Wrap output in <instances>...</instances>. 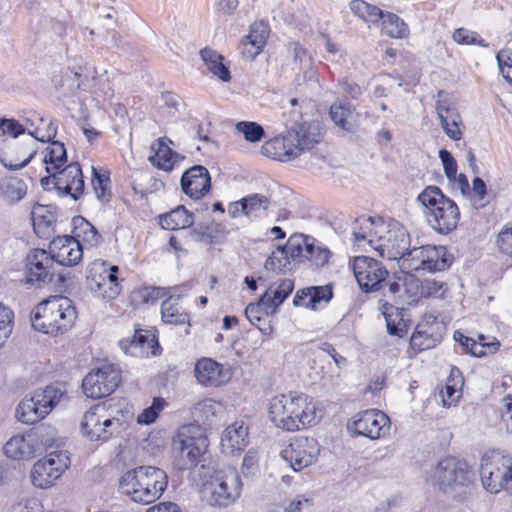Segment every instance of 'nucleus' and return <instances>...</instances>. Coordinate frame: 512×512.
<instances>
[{
	"label": "nucleus",
	"mask_w": 512,
	"mask_h": 512,
	"mask_svg": "<svg viewBox=\"0 0 512 512\" xmlns=\"http://www.w3.org/2000/svg\"><path fill=\"white\" fill-rule=\"evenodd\" d=\"M129 414L125 399L111 398L100 402L84 414L81 432L90 441L107 442L121 433Z\"/></svg>",
	"instance_id": "f257e3e1"
},
{
	"label": "nucleus",
	"mask_w": 512,
	"mask_h": 512,
	"mask_svg": "<svg viewBox=\"0 0 512 512\" xmlns=\"http://www.w3.org/2000/svg\"><path fill=\"white\" fill-rule=\"evenodd\" d=\"M322 140L320 125L316 122L294 124L284 134L266 141L263 155L281 162H289L312 150Z\"/></svg>",
	"instance_id": "f03ea898"
},
{
	"label": "nucleus",
	"mask_w": 512,
	"mask_h": 512,
	"mask_svg": "<svg viewBox=\"0 0 512 512\" xmlns=\"http://www.w3.org/2000/svg\"><path fill=\"white\" fill-rule=\"evenodd\" d=\"M269 416L276 427L294 432L316 423V406L305 394H281L270 400Z\"/></svg>",
	"instance_id": "7ed1b4c3"
},
{
	"label": "nucleus",
	"mask_w": 512,
	"mask_h": 512,
	"mask_svg": "<svg viewBox=\"0 0 512 512\" xmlns=\"http://www.w3.org/2000/svg\"><path fill=\"white\" fill-rule=\"evenodd\" d=\"M416 201L428 225L437 233L447 235L454 231L460 220V210L454 200L434 185L425 187Z\"/></svg>",
	"instance_id": "20e7f679"
},
{
	"label": "nucleus",
	"mask_w": 512,
	"mask_h": 512,
	"mask_svg": "<svg viewBox=\"0 0 512 512\" xmlns=\"http://www.w3.org/2000/svg\"><path fill=\"white\" fill-rule=\"evenodd\" d=\"M76 319V308L73 302L65 296L46 299L31 312L32 327L50 336L66 333L72 328Z\"/></svg>",
	"instance_id": "39448f33"
},
{
	"label": "nucleus",
	"mask_w": 512,
	"mask_h": 512,
	"mask_svg": "<svg viewBox=\"0 0 512 512\" xmlns=\"http://www.w3.org/2000/svg\"><path fill=\"white\" fill-rule=\"evenodd\" d=\"M168 477L155 466H139L127 471L120 479L121 490L139 504H150L167 488Z\"/></svg>",
	"instance_id": "423d86ee"
},
{
	"label": "nucleus",
	"mask_w": 512,
	"mask_h": 512,
	"mask_svg": "<svg viewBox=\"0 0 512 512\" xmlns=\"http://www.w3.org/2000/svg\"><path fill=\"white\" fill-rule=\"evenodd\" d=\"M242 481L236 468L224 466L213 471L203 484V494L213 506L227 507L235 502L241 493Z\"/></svg>",
	"instance_id": "0eeeda50"
},
{
	"label": "nucleus",
	"mask_w": 512,
	"mask_h": 512,
	"mask_svg": "<svg viewBox=\"0 0 512 512\" xmlns=\"http://www.w3.org/2000/svg\"><path fill=\"white\" fill-rule=\"evenodd\" d=\"M208 445V438L198 426H182L173 438V448L180 454L178 468L187 470L197 466L202 461Z\"/></svg>",
	"instance_id": "6e6552de"
},
{
	"label": "nucleus",
	"mask_w": 512,
	"mask_h": 512,
	"mask_svg": "<svg viewBox=\"0 0 512 512\" xmlns=\"http://www.w3.org/2000/svg\"><path fill=\"white\" fill-rule=\"evenodd\" d=\"M426 481L444 493H452L458 488H467L471 484V474L464 463L446 457L427 472Z\"/></svg>",
	"instance_id": "1a4fd4ad"
},
{
	"label": "nucleus",
	"mask_w": 512,
	"mask_h": 512,
	"mask_svg": "<svg viewBox=\"0 0 512 512\" xmlns=\"http://www.w3.org/2000/svg\"><path fill=\"white\" fill-rule=\"evenodd\" d=\"M380 235L374 240V250L379 256L388 260L410 257V235L398 221L380 222Z\"/></svg>",
	"instance_id": "9d476101"
},
{
	"label": "nucleus",
	"mask_w": 512,
	"mask_h": 512,
	"mask_svg": "<svg viewBox=\"0 0 512 512\" xmlns=\"http://www.w3.org/2000/svg\"><path fill=\"white\" fill-rule=\"evenodd\" d=\"M480 478L484 489L490 493L509 492L512 483V458L493 451L481 459Z\"/></svg>",
	"instance_id": "9b49d317"
},
{
	"label": "nucleus",
	"mask_w": 512,
	"mask_h": 512,
	"mask_svg": "<svg viewBox=\"0 0 512 512\" xmlns=\"http://www.w3.org/2000/svg\"><path fill=\"white\" fill-rule=\"evenodd\" d=\"M40 184L45 191L56 190L59 196H70L75 201L84 194V178L78 162L49 172L41 178Z\"/></svg>",
	"instance_id": "f8f14e48"
},
{
	"label": "nucleus",
	"mask_w": 512,
	"mask_h": 512,
	"mask_svg": "<svg viewBox=\"0 0 512 512\" xmlns=\"http://www.w3.org/2000/svg\"><path fill=\"white\" fill-rule=\"evenodd\" d=\"M62 396V390L54 385L35 391L29 398L26 397L19 403L16 416L22 423H36L52 411Z\"/></svg>",
	"instance_id": "ddd939ff"
},
{
	"label": "nucleus",
	"mask_w": 512,
	"mask_h": 512,
	"mask_svg": "<svg viewBox=\"0 0 512 512\" xmlns=\"http://www.w3.org/2000/svg\"><path fill=\"white\" fill-rule=\"evenodd\" d=\"M352 269L362 291L387 292V283L392 277L380 261L369 256H357L353 260Z\"/></svg>",
	"instance_id": "4468645a"
},
{
	"label": "nucleus",
	"mask_w": 512,
	"mask_h": 512,
	"mask_svg": "<svg viewBox=\"0 0 512 512\" xmlns=\"http://www.w3.org/2000/svg\"><path fill=\"white\" fill-rule=\"evenodd\" d=\"M121 370L114 364H106L89 372L82 381L84 394L100 399L112 394L121 383Z\"/></svg>",
	"instance_id": "2eb2a0df"
},
{
	"label": "nucleus",
	"mask_w": 512,
	"mask_h": 512,
	"mask_svg": "<svg viewBox=\"0 0 512 512\" xmlns=\"http://www.w3.org/2000/svg\"><path fill=\"white\" fill-rule=\"evenodd\" d=\"M70 465L67 451H53L38 460L32 468L31 481L34 486L45 489L51 487Z\"/></svg>",
	"instance_id": "dca6fc26"
},
{
	"label": "nucleus",
	"mask_w": 512,
	"mask_h": 512,
	"mask_svg": "<svg viewBox=\"0 0 512 512\" xmlns=\"http://www.w3.org/2000/svg\"><path fill=\"white\" fill-rule=\"evenodd\" d=\"M320 448L316 439L298 436L281 451L282 459L295 471L312 465L319 455Z\"/></svg>",
	"instance_id": "f3484780"
},
{
	"label": "nucleus",
	"mask_w": 512,
	"mask_h": 512,
	"mask_svg": "<svg viewBox=\"0 0 512 512\" xmlns=\"http://www.w3.org/2000/svg\"><path fill=\"white\" fill-rule=\"evenodd\" d=\"M453 259L445 246L423 245L414 247L410 252V268L429 272L444 271L451 266Z\"/></svg>",
	"instance_id": "a211bd4d"
},
{
	"label": "nucleus",
	"mask_w": 512,
	"mask_h": 512,
	"mask_svg": "<svg viewBox=\"0 0 512 512\" xmlns=\"http://www.w3.org/2000/svg\"><path fill=\"white\" fill-rule=\"evenodd\" d=\"M445 332L443 321L430 315L416 326L410 339V347L417 353L432 349L442 341Z\"/></svg>",
	"instance_id": "6ab92c4d"
},
{
	"label": "nucleus",
	"mask_w": 512,
	"mask_h": 512,
	"mask_svg": "<svg viewBox=\"0 0 512 512\" xmlns=\"http://www.w3.org/2000/svg\"><path fill=\"white\" fill-rule=\"evenodd\" d=\"M389 418L378 410H366L355 416L352 423H348V430L357 436L369 439H378L384 435L388 428Z\"/></svg>",
	"instance_id": "aec40b11"
},
{
	"label": "nucleus",
	"mask_w": 512,
	"mask_h": 512,
	"mask_svg": "<svg viewBox=\"0 0 512 512\" xmlns=\"http://www.w3.org/2000/svg\"><path fill=\"white\" fill-rule=\"evenodd\" d=\"M54 257L44 249H33L26 257L28 281L38 285L53 281Z\"/></svg>",
	"instance_id": "412c9836"
},
{
	"label": "nucleus",
	"mask_w": 512,
	"mask_h": 512,
	"mask_svg": "<svg viewBox=\"0 0 512 512\" xmlns=\"http://www.w3.org/2000/svg\"><path fill=\"white\" fill-rule=\"evenodd\" d=\"M180 185L185 195L198 200L211 189L210 173L206 167L194 165L183 172Z\"/></svg>",
	"instance_id": "4be33fe9"
},
{
	"label": "nucleus",
	"mask_w": 512,
	"mask_h": 512,
	"mask_svg": "<svg viewBox=\"0 0 512 512\" xmlns=\"http://www.w3.org/2000/svg\"><path fill=\"white\" fill-rule=\"evenodd\" d=\"M55 262L63 266L77 265L83 257V246L72 236H58L50 245Z\"/></svg>",
	"instance_id": "5701e85b"
},
{
	"label": "nucleus",
	"mask_w": 512,
	"mask_h": 512,
	"mask_svg": "<svg viewBox=\"0 0 512 512\" xmlns=\"http://www.w3.org/2000/svg\"><path fill=\"white\" fill-rule=\"evenodd\" d=\"M40 437L37 432L16 435L4 445V453L8 458L24 460L33 458L41 449Z\"/></svg>",
	"instance_id": "b1692460"
},
{
	"label": "nucleus",
	"mask_w": 512,
	"mask_h": 512,
	"mask_svg": "<svg viewBox=\"0 0 512 512\" xmlns=\"http://www.w3.org/2000/svg\"><path fill=\"white\" fill-rule=\"evenodd\" d=\"M119 346L125 354H129L133 357L156 355V350L160 349L155 336L149 331L141 329L135 330L132 339L120 340Z\"/></svg>",
	"instance_id": "393cba45"
},
{
	"label": "nucleus",
	"mask_w": 512,
	"mask_h": 512,
	"mask_svg": "<svg viewBox=\"0 0 512 512\" xmlns=\"http://www.w3.org/2000/svg\"><path fill=\"white\" fill-rule=\"evenodd\" d=\"M333 297L331 285L309 286L296 292L293 298L295 306L318 310L325 306Z\"/></svg>",
	"instance_id": "a878e982"
},
{
	"label": "nucleus",
	"mask_w": 512,
	"mask_h": 512,
	"mask_svg": "<svg viewBox=\"0 0 512 512\" xmlns=\"http://www.w3.org/2000/svg\"><path fill=\"white\" fill-rule=\"evenodd\" d=\"M194 372L197 381L205 386L218 387L230 378L228 370H224L223 365L210 358L199 360Z\"/></svg>",
	"instance_id": "bb28decb"
},
{
	"label": "nucleus",
	"mask_w": 512,
	"mask_h": 512,
	"mask_svg": "<svg viewBox=\"0 0 512 512\" xmlns=\"http://www.w3.org/2000/svg\"><path fill=\"white\" fill-rule=\"evenodd\" d=\"M436 112L445 134L454 141L460 140L463 135L462 118L457 108L446 100H439L436 103Z\"/></svg>",
	"instance_id": "cd10ccee"
},
{
	"label": "nucleus",
	"mask_w": 512,
	"mask_h": 512,
	"mask_svg": "<svg viewBox=\"0 0 512 512\" xmlns=\"http://www.w3.org/2000/svg\"><path fill=\"white\" fill-rule=\"evenodd\" d=\"M248 427L243 422H234L229 425L221 437L222 452L227 455H233L243 451L249 443Z\"/></svg>",
	"instance_id": "c85d7f7f"
},
{
	"label": "nucleus",
	"mask_w": 512,
	"mask_h": 512,
	"mask_svg": "<svg viewBox=\"0 0 512 512\" xmlns=\"http://www.w3.org/2000/svg\"><path fill=\"white\" fill-rule=\"evenodd\" d=\"M333 123L340 129L353 133L357 128L358 114L355 107L345 99H337L329 109Z\"/></svg>",
	"instance_id": "c756f323"
},
{
	"label": "nucleus",
	"mask_w": 512,
	"mask_h": 512,
	"mask_svg": "<svg viewBox=\"0 0 512 512\" xmlns=\"http://www.w3.org/2000/svg\"><path fill=\"white\" fill-rule=\"evenodd\" d=\"M380 222H385L380 217L360 216L352 224V235L357 243L366 241L374 249V240L380 235Z\"/></svg>",
	"instance_id": "7c9ffc66"
},
{
	"label": "nucleus",
	"mask_w": 512,
	"mask_h": 512,
	"mask_svg": "<svg viewBox=\"0 0 512 512\" xmlns=\"http://www.w3.org/2000/svg\"><path fill=\"white\" fill-rule=\"evenodd\" d=\"M419 290V280L414 276L406 274L401 277L393 276L387 283V292H384V297H389L395 303L398 299H402L404 295L409 298L417 296Z\"/></svg>",
	"instance_id": "2f4dec72"
},
{
	"label": "nucleus",
	"mask_w": 512,
	"mask_h": 512,
	"mask_svg": "<svg viewBox=\"0 0 512 512\" xmlns=\"http://www.w3.org/2000/svg\"><path fill=\"white\" fill-rule=\"evenodd\" d=\"M267 26L263 22L254 23L249 34L242 39V54L248 59H254L266 43Z\"/></svg>",
	"instance_id": "473e14b6"
},
{
	"label": "nucleus",
	"mask_w": 512,
	"mask_h": 512,
	"mask_svg": "<svg viewBox=\"0 0 512 512\" xmlns=\"http://www.w3.org/2000/svg\"><path fill=\"white\" fill-rule=\"evenodd\" d=\"M222 412V404L211 398L203 399L191 408L192 418L199 428L201 424L211 426Z\"/></svg>",
	"instance_id": "72a5a7b5"
},
{
	"label": "nucleus",
	"mask_w": 512,
	"mask_h": 512,
	"mask_svg": "<svg viewBox=\"0 0 512 512\" xmlns=\"http://www.w3.org/2000/svg\"><path fill=\"white\" fill-rule=\"evenodd\" d=\"M154 151L149 156V162L158 169L170 172L175 165L182 159L178 153L168 147L161 139H158L152 146Z\"/></svg>",
	"instance_id": "f704fd0d"
},
{
	"label": "nucleus",
	"mask_w": 512,
	"mask_h": 512,
	"mask_svg": "<svg viewBox=\"0 0 512 512\" xmlns=\"http://www.w3.org/2000/svg\"><path fill=\"white\" fill-rule=\"evenodd\" d=\"M194 215L183 205L159 216V224L166 230H179L192 226Z\"/></svg>",
	"instance_id": "c9c22d12"
},
{
	"label": "nucleus",
	"mask_w": 512,
	"mask_h": 512,
	"mask_svg": "<svg viewBox=\"0 0 512 512\" xmlns=\"http://www.w3.org/2000/svg\"><path fill=\"white\" fill-rule=\"evenodd\" d=\"M382 314L386 321L387 332L390 335L403 337L407 332V324L404 320V310L385 301L382 304Z\"/></svg>",
	"instance_id": "e433bc0d"
},
{
	"label": "nucleus",
	"mask_w": 512,
	"mask_h": 512,
	"mask_svg": "<svg viewBox=\"0 0 512 512\" xmlns=\"http://www.w3.org/2000/svg\"><path fill=\"white\" fill-rule=\"evenodd\" d=\"M201 59L207 69L218 79L228 82L231 79L229 67L224 63L225 58L211 48H204L200 51Z\"/></svg>",
	"instance_id": "4c0bfd02"
},
{
	"label": "nucleus",
	"mask_w": 512,
	"mask_h": 512,
	"mask_svg": "<svg viewBox=\"0 0 512 512\" xmlns=\"http://www.w3.org/2000/svg\"><path fill=\"white\" fill-rule=\"evenodd\" d=\"M270 200L262 194H251L242 198V213L250 220L266 217L270 207Z\"/></svg>",
	"instance_id": "58836bf2"
},
{
	"label": "nucleus",
	"mask_w": 512,
	"mask_h": 512,
	"mask_svg": "<svg viewBox=\"0 0 512 512\" xmlns=\"http://www.w3.org/2000/svg\"><path fill=\"white\" fill-rule=\"evenodd\" d=\"M178 298L168 297L161 304V318L165 324L190 325L189 314L177 303Z\"/></svg>",
	"instance_id": "ea45409f"
},
{
	"label": "nucleus",
	"mask_w": 512,
	"mask_h": 512,
	"mask_svg": "<svg viewBox=\"0 0 512 512\" xmlns=\"http://www.w3.org/2000/svg\"><path fill=\"white\" fill-rule=\"evenodd\" d=\"M312 240L313 237L301 233H295L288 238L284 246L295 266L305 263V256Z\"/></svg>",
	"instance_id": "a19ab883"
},
{
	"label": "nucleus",
	"mask_w": 512,
	"mask_h": 512,
	"mask_svg": "<svg viewBox=\"0 0 512 512\" xmlns=\"http://www.w3.org/2000/svg\"><path fill=\"white\" fill-rule=\"evenodd\" d=\"M118 271V266L112 265L109 278L98 283V288H89L95 297L105 301H110L115 299L120 294L121 286L118 282Z\"/></svg>",
	"instance_id": "79ce46f5"
},
{
	"label": "nucleus",
	"mask_w": 512,
	"mask_h": 512,
	"mask_svg": "<svg viewBox=\"0 0 512 512\" xmlns=\"http://www.w3.org/2000/svg\"><path fill=\"white\" fill-rule=\"evenodd\" d=\"M268 297L261 295L258 302L250 303L245 308V315L249 322L260 329L262 332H265L266 329L260 326V323L268 316L274 315L276 310L274 308H270L272 306L269 301H267Z\"/></svg>",
	"instance_id": "37998d69"
},
{
	"label": "nucleus",
	"mask_w": 512,
	"mask_h": 512,
	"mask_svg": "<svg viewBox=\"0 0 512 512\" xmlns=\"http://www.w3.org/2000/svg\"><path fill=\"white\" fill-rule=\"evenodd\" d=\"M27 193V185L22 179L16 177L4 178L0 184V197L7 203L19 202Z\"/></svg>",
	"instance_id": "c03bdc74"
},
{
	"label": "nucleus",
	"mask_w": 512,
	"mask_h": 512,
	"mask_svg": "<svg viewBox=\"0 0 512 512\" xmlns=\"http://www.w3.org/2000/svg\"><path fill=\"white\" fill-rule=\"evenodd\" d=\"M293 289L294 281L286 278L272 283L263 295L268 297L267 301L272 305L270 308H274L277 311L279 306L293 292Z\"/></svg>",
	"instance_id": "a18cd8bd"
},
{
	"label": "nucleus",
	"mask_w": 512,
	"mask_h": 512,
	"mask_svg": "<svg viewBox=\"0 0 512 512\" xmlns=\"http://www.w3.org/2000/svg\"><path fill=\"white\" fill-rule=\"evenodd\" d=\"M44 153L43 163L47 173L67 165V152L62 142L51 141Z\"/></svg>",
	"instance_id": "49530a36"
},
{
	"label": "nucleus",
	"mask_w": 512,
	"mask_h": 512,
	"mask_svg": "<svg viewBox=\"0 0 512 512\" xmlns=\"http://www.w3.org/2000/svg\"><path fill=\"white\" fill-rule=\"evenodd\" d=\"M72 223L74 225L72 237L79 240V243L84 242L92 247L99 243L101 235L90 222L81 216H76Z\"/></svg>",
	"instance_id": "de8ad7c7"
},
{
	"label": "nucleus",
	"mask_w": 512,
	"mask_h": 512,
	"mask_svg": "<svg viewBox=\"0 0 512 512\" xmlns=\"http://www.w3.org/2000/svg\"><path fill=\"white\" fill-rule=\"evenodd\" d=\"M264 267L267 271L284 274L287 271H291L295 265L293 264L286 247L283 245L278 246L277 249L271 253L267 258Z\"/></svg>",
	"instance_id": "09e8293b"
},
{
	"label": "nucleus",
	"mask_w": 512,
	"mask_h": 512,
	"mask_svg": "<svg viewBox=\"0 0 512 512\" xmlns=\"http://www.w3.org/2000/svg\"><path fill=\"white\" fill-rule=\"evenodd\" d=\"M382 21V32L391 38H404L408 35L407 24L396 14L384 12Z\"/></svg>",
	"instance_id": "8fccbe9b"
},
{
	"label": "nucleus",
	"mask_w": 512,
	"mask_h": 512,
	"mask_svg": "<svg viewBox=\"0 0 512 512\" xmlns=\"http://www.w3.org/2000/svg\"><path fill=\"white\" fill-rule=\"evenodd\" d=\"M462 384L463 380L461 379L459 369L453 368L445 385V389L442 391V402L444 407H450L460 398Z\"/></svg>",
	"instance_id": "3c124183"
},
{
	"label": "nucleus",
	"mask_w": 512,
	"mask_h": 512,
	"mask_svg": "<svg viewBox=\"0 0 512 512\" xmlns=\"http://www.w3.org/2000/svg\"><path fill=\"white\" fill-rule=\"evenodd\" d=\"M351 11L365 22L376 24L383 17L384 11L375 5L369 4L364 0H352L350 2Z\"/></svg>",
	"instance_id": "603ef678"
},
{
	"label": "nucleus",
	"mask_w": 512,
	"mask_h": 512,
	"mask_svg": "<svg viewBox=\"0 0 512 512\" xmlns=\"http://www.w3.org/2000/svg\"><path fill=\"white\" fill-rule=\"evenodd\" d=\"M111 266L108 265L105 261L95 260L91 262L86 271V285L87 288L97 287L98 283L109 278V274L111 273Z\"/></svg>",
	"instance_id": "864d4df0"
},
{
	"label": "nucleus",
	"mask_w": 512,
	"mask_h": 512,
	"mask_svg": "<svg viewBox=\"0 0 512 512\" xmlns=\"http://www.w3.org/2000/svg\"><path fill=\"white\" fill-rule=\"evenodd\" d=\"M330 256V250L313 238L305 256V263L308 262L315 267H323L328 263Z\"/></svg>",
	"instance_id": "5fc2aeb1"
},
{
	"label": "nucleus",
	"mask_w": 512,
	"mask_h": 512,
	"mask_svg": "<svg viewBox=\"0 0 512 512\" xmlns=\"http://www.w3.org/2000/svg\"><path fill=\"white\" fill-rule=\"evenodd\" d=\"M235 128L250 143L260 142L265 137L264 128L257 122L240 121Z\"/></svg>",
	"instance_id": "6e6d98bb"
},
{
	"label": "nucleus",
	"mask_w": 512,
	"mask_h": 512,
	"mask_svg": "<svg viewBox=\"0 0 512 512\" xmlns=\"http://www.w3.org/2000/svg\"><path fill=\"white\" fill-rule=\"evenodd\" d=\"M92 172L91 184L97 199L100 201H108L111 195L109 176L99 173L94 167H92Z\"/></svg>",
	"instance_id": "4d7b16f0"
},
{
	"label": "nucleus",
	"mask_w": 512,
	"mask_h": 512,
	"mask_svg": "<svg viewBox=\"0 0 512 512\" xmlns=\"http://www.w3.org/2000/svg\"><path fill=\"white\" fill-rule=\"evenodd\" d=\"M453 338L462 347V353L470 354L475 357H482L485 355L483 350L485 344L477 343L474 339L465 336L460 331H455Z\"/></svg>",
	"instance_id": "13d9d810"
},
{
	"label": "nucleus",
	"mask_w": 512,
	"mask_h": 512,
	"mask_svg": "<svg viewBox=\"0 0 512 512\" xmlns=\"http://www.w3.org/2000/svg\"><path fill=\"white\" fill-rule=\"evenodd\" d=\"M165 405L166 401L163 398L155 397L152 404L137 416V423L145 425L153 423L159 416V413L164 409Z\"/></svg>",
	"instance_id": "bf43d9fd"
},
{
	"label": "nucleus",
	"mask_w": 512,
	"mask_h": 512,
	"mask_svg": "<svg viewBox=\"0 0 512 512\" xmlns=\"http://www.w3.org/2000/svg\"><path fill=\"white\" fill-rule=\"evenodd\" d=\"M453 39L458 44L462 45H478L481 47H487L488 44L477 32L470 31L465 28L456 29L453 33Z\"/></svg>",
	"instance_id": "052dcab7"
},
{
	"label": "nucleus",
	"mask_w": 512,
	"mask_h": 512,
	"mask_svg": "<svg viewBox=\"0 0 512 512\" xmlns=\"http://www.w3.org/2000/svg\"><path fill=\"white\" fill-rule=\"evenodd\" d=\"M13 311L0 303V347L5 343L13 328Z\"/></svg>",
	"instance_id": "680f3d73"
},
{
	"label": "nucleus",
	"mask_w": 512,
	"mask_h": 512,
	"mask_svg": "<svg viewBox=\"0 0 512 512\" xmlns=\"http://www.w3.org/2000/svg\"><path fill=\"white\" fill-rule=\"evenodd\" d=\"M496 244L502 253L512 257V220L502 227L497 235Z\"/></svg>",
	"instance_id": "e2e57ef3"
},
{
	"label": "nucleus",
	"mask_w": 512,
	"mask_h": 512,
	"mask_svg": "<svg viewBox=\"0 0 512 512\" xmlns=\"http://www.w3.org/2000/svg\"><path fill=\"white\" fill-rule=\"evenodd\" d=\"M472 192L474 196V207L477 209L483 208L488 203V201H485L487 196V186L482 178L475 177L473 179Z\"/></svg>",
	"instance_id": "0e129e2a"
},
{
	"label": "nucleus",
	"mask_w": 512,
	"mask_h": 512,
	"mask_svg": "<svg viewBox=\"0 0 512 512\" xmlns=\"http://www.w3.org/2000/svg\"><path fill=\"white\" fill-rule=\"evenodd\" d=\"M439 159L444 168V172L449 181L455 180L457 172V162L451 152L446 149L439 150Z\"/></svg>",
	"instance_id": "69168bd1"
},
{
	"label": "nucleus",
	"mask_w": 512,
	"mask_h": 512,
	"mask_svg": "<svg viewBox=\"0 0 512 512\" xmlns=\"http://www.w3.org/2000/svg\"><path fill=\"white\" fill-rule=\"evenodd\" d=\"M500 72L512 86V51H500L497 54Z\"/></svg>",
	"instance_id": "338daca9"
},
{
	"label": "nucleus",
	"mask_w": 512,
	"mask_h": 512,
	"mask_svg": "<svg viewBox=\"0 0 512 512\" xmlns=\"http://www.w3.org/2000/svg\"><path fill=\"white\" fill-rule=\"evenodd\" d=\"M0 129L4 134H9L13 138L25 133V127L15 119H0Z\"/></svg>",
	"instance_id": "774afa93"
}]
</instances>
